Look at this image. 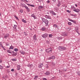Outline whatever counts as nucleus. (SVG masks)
Segmentation results:
<instances>
[{"instance_id":"nucleus-31","label":"nucleus","mask_w":80,"mask_h":80,"mask_svg":"<svg viewBox=\"0 0 80 80\" xmlns=\"http://www.w3.org/2000/svg\"><path fill=\"white\" fill-rule=\"evenodd\" d=\"M12 61H13V62H14V61L15 62L17 60V59L16 58L12 59Z\"/></svg>"},{"instance_id":"nucleus-27","label":"nucleus","mask_w":80,"mask_h":80,"mask_svg":"<svg viewBox=\"0 0 80 80\" xmlns=\"http://www.w3.org/2000/svg\"><path fill=\"white\" fill-rule=\"evenodd\" d=\"M61 5V3H60V2H59L57 6H58V7H59Z\"/></svg>"},{"instance_id":"nucleus-58","label":"nucleus","mask_w":80,"mask_h":80,"mask_svg":"<svg viewBox=\"0 0 80 80\" xmlns=\"http://www.w3.org/2000/svg\"><path fill=\"white\" fill-rule=\"evenodd\" d=\"M67 12H69V10H67Z\"/></svg>"},{"instance_id":"nucleus-50","label":"nucleus","mask_w":80,"mask_h":80,"mask_svg":"<svg viewBox=\"0 0 80 80\" xmlns=\"http://www.w3.org/2000/svg\"><path fill=\"white\" fill-rule=\"evenodd\" d=\"M47 2L48 3H50V1H49V0H48L47 1Z\"/></svg>"},{"instance_id":"nucleus-51","label":"nucleus","mask_w":80,"mask_h":80,"mask_svg":"<svg viewBox=\"0 0 80 80\" xmlns=\"http://www.w3.org/2000/svg\"><path fill=\"white\" fill-rule=\"evenodd\" d=\"M56 0H52V1H53V2H55Z\"/></svg>"},{"instance_id":"nucleus-6","label":"nucleus","mask_w":80,"mask_h":80,"mask_svg":"<svg viewBox=\"0 0 80 80\" xmlns=\"http://www.w3.org/2000/svg\"><path fill=\"white\" fill-rule=\"evenodd\" d=\"M62 36H63V37H67L68 35V34L65 32H63L62 33Z\"/></svg>"},{"instance_id":"nucleus-57","label":"nucleus","mask_w":80,"mask_h":80,"mask_svg":"<svg viewBox=\"0 0 80 80\" xmlns=\"http://www.w3.org/2000/svg\"><path fill=\"white\" fill-rule=\"evenodd\" d=\"M12 53H15V52H14V51H12Z\"/></svg>"},{"instance_id":"nucleus-38","label":"nucleus","mask_w":80,"mask_h":80,"mask_svg":"<svg viewBox=\"0 0 80 80\" xmlns=\"http://www.w3.org/2000/svg\"><path fill=\"white\" fill-rule=\"evenodd\" d=\"M68 24L69 25H72V23H71V22H68Z\"/></svg>"},{"instance_id":"nucleus-32","label":"nucleus","mask_w":80,"mask_h":80,"mask_svg":"<svg viewBox=\"0 0 80 80\" xmlns=\"http://www.w3.org/2000/svg\"><path fill=\"white\" fill-rule=\"evenodd\" d=\"M14 50L15 52H18V49L17 48H15Z\"/></svg>"},{"instance_id":"nucleus-48","label":"nucleus","mask_w":80,"mask_h":80,"mask_svg":"<svg viewBox=\"0 0 80 80\" xmlns=\"http://www.w3.org/2000/svg\"><path fill=\"white\" fill-rule=\"evenodd\" d=\"M2 60H0V63H2Z\"/></svg>"},{"instance_id":"nucleus-17","label":"nucleus","mask_w":80,"mask_h":80,"mask_svg":"<svg viewBox=\"0 0 80 80\" xmlns=\"http://www.w3.org/2000/svg\"><path fill=\"white\" fill-rule=\"evenodd\" d=\"M25 8L26 9V10H27L28 12H30V9L28 8V7L26 6V7H25Z\"/></svg>"},{"instance_id":"nucleus-26","label":"nucleus","mask_w":80,"mask_h":80,"mask_svg":"<svg viewBox=\"0 0 80 80\" xmlns=\"http://www.w3.org/2000/svg\"><path fill=\"white\" fill-rule=\"evenodd\" d=\"M13 48H14L13 46H12V45H11V46L10 47V48H9V49H13Z\"/></svg>"},{"instance_id":"nucleus-36","label":"nucleus","mask_w":80,"mask_h":80,"mask_svg":"<svg viewBox=\"0 0 80 80\" xmlns=\"http://www.w3.org/2000/svg\"><path fill=\"white\" fill-rule=\"evenodd\" d=\"M3 67L1 65H0V69H3Z\"/></svg>"},{"instance_id":"nucleus-12","label":"nucleus","mask_w":80,"mask_h":80,"mask_svg":"<svg viewBox=\"0 0 80 80\" xmlns=\"http://www.w3.org/2000/svg\"><path fill=\"white\" fill-rule=\"evenodd\" d=\"M32 17H33L34 19H37V17L34 14H32L31 15Z\"/></svg>"},{"instance_id":"nucleus-4","label":"nucleus","mask_w":80,"mask_h":80,"mask_svg":"<svg viewBox=\"0 0 80 80\" xmlns=\"http://www.w3.org/2000/svg\"><path fill=\"white\" fill-rule=\"evenodd\" d=\"M48 33H45L44 34L42 35V37H43V38H47V37H48Z\"/></svg>"},{"instance_id":"nucleus-35","label":"nucleus","mask_w":80,"mask_h":80,"mask_svg":"<svg viewBox=\"0 0 80 80\" xmlns=\"http://www.w3.org/2000/svg\"><path fill=\"white\" fill-rule=\"evenodd\" d=\"M77 73L78 75L80 76V72H77Z\"/></svg>"},{"instance_id":"nucleus-7","label":"nucleus","mask_w":80,"mask_h":80,"mask_svg":"<svg viewBox=\"0 0 80 80\" xmlns=\"http://www.w3.org/2000/svg\"><path fill=\"white\" fill-rule=\"evenodd\" d=\"M73 11L74 12H77V13H78L79 12H80V10L78 9H76L75 8L73 10Z\"/></svg>"},{"instance_id":"nucleus-53","label":"nucleus","mask_w":80,"mask_h":80,"mask_svg":"<svg viewBox=\"0 0 80 80\" xmlns=\"http://www.w3.org/2000/svg\"><path fill=\"white\" fill-rule=\"evenodd\" d=\"M0 45H1V46L2 47V46H3V45H2V43H0Z\"/></svg>"},{"instance_id":"nucleus-59","label":"nucleus","mask_w":80,"mask_h":80,"mask_svg":"<svg viewBox=\"0 0 80 80\" xmlns=\"http://www.w3.org/2000/svg\"><path fill=\"white\" fill-rule=\"evenodd\" d=\"M47 68H48V67L47 66Z\"/></svg>"},{"instance_id":"nucleus-47","label":"nucleus","mask_w":80,"mask_h":80,"mask_svg":"<svg viewBox=\"0 0 80 80\" xmlns=\"http://www.w3.org/2000/svg\"><path fill=\"white\" fill-rule=\"evenodd\" d=\"M46 43H47L48 44L50 43V42H49V41H46Z\"/></svg>"},{"instance_id":"nucleus-21","label":"nucleus","mask_w":80,"mask_h":80,"mask_svg":"<svg viewBox=\"0 0 80 80\" xmlns=\"http://www.w3.org/2000/svg\"><path fill=\"white\" fill-rule=\"evenodd\" d=\"M45 74L46 75H49L50 73L49 72H47L46 73H45Z\"/></svg>"},{"instance_id":"nucleus-23","label":"nucleus","mask_w":80,"mask_h":80,"mask_svg":"<svg viewBox=\"0 0 80 80\" xmlns=\"http://www.w3.org/2000/svg\"><path fill=\"white\" fill-rule=\"evenodd\" d=\"M28 67L31 68V67H33V65L32 64V65L28 64Z\"/></svg>"},{"instance_id":"nucleus-8","label":"nucleus","mask_w":80,"mask_h":80,"mask_svg":"<svg viewBox=\"0 0 80 80\" xmlns=\"http://www.w3.org/2000/svg\"><path fill=\"white\" fill-rule=\"evenodd\" d=\"M68 20L70 21V22H73L74 23H76V21H75L73 20L70 18L68 19Z\"/></svg>"},{"instance_id":"nucleus-37","label":"nucleus","mask_w":80,"mask_h":80,"mask_svg":"<svg viewBox=\"0 0 80 80\" xmlns=\"http://www.w3.org/2000/svg\"><path fill=\"white\" fill-rule=\"evenodd\" d=\"M1 47H2V48H3V50H4L5 51L6 50V49H5V48H4V47H3V46H2Z\"/></svg>"},{"instance_id":"nucleus-20","label":"nucleus","mask_w":80,"mask_h":80,"mask_svg":"<svg viewBox=\"0 0 80 80\" xmlns=\"http://www.w3.org/2000/svg\"><path fill=\"white\" fill-rule=\"evenodd\" d=\"M22 21L24 23H27V21H26V20H24V19H22Z\"/></svg>"},{"instance_id":"nucleus-55","label":"nucleus","mask_w":80,"mask_h":80,"mask_svg":"<svg viewBox=\"0 0 80 80\" xmlns=\"http://www.w3.org/2000/svg\"><path fill=\"white\" fill-rule=\"evenodd\" d=\"M6 67L7 68H9V67H10V66H7Z\"/></svg>"},{"instance_id":"nucleus-61","label":"nucleus","mask_w":80,"mask_h":80,"mask_svg":"<svg viewBox=\"0 0 80 80\" xmlns=\"http://www.w3.org/2000/svg\"><path fill=\"white\" fill-rule=\"evenodd\" d=\"M45 16H47V15H46Z\"/></svg>"},{"instance_id":"nucleus-34","label":"nucleus","mask_w":80,"mask_h":80,"mask_svg":"<svg viewBox=\"0 0 80 80\" xmlns=\"http://www.w3.org/2000/svg\"><path fill=\"white\" fill-rule=\"evenodd\" d=\"M58 38L59 40H62V37H58Z\"/></svg>"},{"instance_id":"nucleus-46","label":"nucleus","mask_w":80,"mask_h":80,"mask_svg":"<svg viewBox=\"0 0 80 80\" xmlns=\"http://www.w3.org/2000/svg\"><path fill=\"white\" fill-rule=\"evenodd\" d=\"M42 80H47V78H42Z\"/></svg>"},{"instance_id":"nucleus-13","label":"nucleus","mask_w":80,"mask_h":80,"mask_svg":"<svg viewBox=\"0 0 80 80\" xmlns=\"http://www.w3.org/2000/svg\"><path fill=\"white\" fill-rule=\"evenodd\" d=\"M10 35L8 33L6 34L5 35V36L4 38H8L9 37Z\"/></svg>"},{"instance_id":"nucleus-29","label":"nucleus","mask_w":80,"mask_h":80,"mask_svg":"<svg viewBox=\"0 0 80 80\" xmlns=\"http://www.w3.org/2000/svg\"><path fill=\"white\" fill-rule=\"evenodd\" d=\"M71 9H75V8L73 6H72L71 7Z\"/></svg>"},{"instance_id":"nucleus-25","label":"nucleus","mask_w":80,"mask_h":80,"mask_svg":"<svg viewBox=\"0 0 80 80\" xmlns=\"http://www.w3.org/2000/svg\"><path fill=\"white\" fill-rule=\"evenodd\" d=\"M17 25H14L13 27L15 29H17Z\"/></svg>"},{"instance_id":"nucleus-41","label":"nucleus","mask_w":80,"mask_h":80,"mask_svg":"<svg viewBox=\"0 0 80 80\" xmlns=\"http://www.w3.org/2000/svg\"><path fill=\"white\" fill-rule=\"evenodd\" d=\"M14 17L17 19V20H18V17L16 16H14Z\"/></svg>"},{"instance_id":"nucleus-44","label":"nucleus","mask_w":80,"mask_h":80,"mask_svg":"<svg viewBox=\"0 0 80 80\" xmlns=\"http://www.w3.org/2000/svg\"><path fill=\"white\" fill-rule=\"evenodd\" d=\"M6 45L7 46H8V45H9V44L8 42H7L6 43Z\"/></svg>"},{"instance_id":"nucleus-60","label":"nucleus","mask_w":80,"mask_h":80,"mask_svg":"<svg viewBox=\"0 0 80 80\" xmlns=\"http://www.w3.org/2000/svg\"><path fill=\"white\" fill-rule=\"evenodd\" d=\"M0 16H1V14L0 13Z\"/></svg>"},{"instance_id":"nucleus-49","label":"nucleus","mask_w":80,"mask_h":80,"mask_svg":"<svg viewBox=\"0 0 80 80\" xmlns=\"http://www.w3.org/2000/svg\"><path fill=\"white\" fill-rule=\"evenodd\" d=\"M11 71H12V72H14V69H12L11 70Z\"/></svg>"},{"instance_id":"nucleus-24","label":"nucleus","mask_w":80,"mask_h":80,"mask_svg":"<svg viewBox=\"0 0 80 80\" xmlns=\"http://www.w3.org/2000/svg\"><path fill=\"white\" fill-rule=\"evenodd\" d=\"M42 30V31H44V30H46V28H42V29H41Z\"/></svg>"},{"instance_id":"nucleus-3","label":"nucleus","mask_w":80,"mask_h":80,"mask_svg":"<svg viewBox=\"0 0 80 80\" xmlns=\"http://www.w3.org/2000/svg\"><path fill=\"white\" fill-rule=\"evenodd\" d=\"M49 13L52 14V15H56L57 14L52 10H50L49 11Z\"/></svg>"},{"instance_id":"nucleus-45","label":"nucleus","mask_w":80,"mask_h":80,"mask_svg":"<svg viewBox=\"0 0 80 80\" xmlns=\"http://www.w3.org/2000/svg\"><path fill=\"white\" fill-rule=\"evenodd\" d=\"M63 72H65V71H67V69H63Z\"/></svg>"},{"instance_id":"nucleus-43","label":"nucleus","mask_w":80,"mask_h":80,"mask_svg":"<svg viewBox=\"0 0 80 80\" xmlns=\"http://www.w3.org/2000/svg\"><path fill=\"white\" fill-rule=\"evenodd\" d=\"M22 7H25V8L26 5H22Z\"/></svg>"},{"instance_id":"nucleus-11","label":"nucleus","mask_w":80,"mask_h":80,"mask_svg":"<svg viewBox=\"0 0 80 80\" xmlns=\"http://www.w3.org/2000/svg\"><path fill=\"white\" fill-rule=\"evenodd\" d=\"M20 52L21 54H22V55H25V52L23 50H21L20 51Z\"/></svg>"},{"instance_id":"nucleus-54","label":"nucleus","mask_w":80,"mask_h":80,"mask_svg":"<svg viewBox=\"0 0 80 80\" xmlns=\"http://www.w3.org/2000/svg\"><path fill=\"white\" fill-rule=\"evenodd\" d=\"M75 5L76 7H77L78 6V5H77V4H75Z\"/></svg>"},{"instance_id":"nucleus-15","label":"nucleus","mask_w":80,"mask_h":80,"mask_svg":"<svg viewBox=\"0 0 80 80\" xmlns=\"http://www.w3.org/2000/svg\"><path fill=\"white\" fill-rule=\"evenodd\" d=\"M43 66V63H41L39 65L38 67H39V68H41V67H42Z\"/></svg>"},{"instance_id":"nucleus-56","label":"nucleus","mask_w":80,"mask_h":80,"mask_svg":"<svg viewBox=\"0 0 80 80\" xmlns=\"http://www.w3.org/2000/svg\"><path fill=\"white\" fill-rule=\"evenodd\" d=\"M71 16H74V15H73V14H72L71 15Z\"/></svg>"},{"instance_id":"nucleus-52","label":"nucleus","mask_w":80,"mask_h":80,"mask_svg":"<svg viewBox=\"0 0 80 80\" xmlns=\"http://www.w3.org/2000/svg\"><path fill=\"white\" fill-rule=\"evenodd\" d=\"M42 0H38V2H42Z\"/></svg>"},{"instance_id":"nucleus-10","label":"nucleus","mask_w":80,"mask_h":80,"mask_svg":"<svg viewBox=\"0 0 80 80\" xmlns=\"http://www.w3.org/2000/svg\"><path fill=\"white\" fill-rule=\"evenodd\" d=\"M55 57L54 56H52L48 58V60H51V59H55Z\"/></svg>"},{"instance_id":"nucleus-19","label":"nucleus","mask_w":80,"mask_h":80,"mask_svg":"<svg viewBox=\"0 0 80 80\" xmlns=\"http://www.w3.org/2000/svg\"><path fill=\"white\" fill-rule=\"evenodd\" d=\"M43 8V7L42 6H39L38 8V9L39 10H41V9H42Z\"/></svg>"},{"instance_id":"nucleus-28","label":"nucleus","mask_w":80,"mask_h":80,"mask_svg":"<svg viewBox=\"0 0 80 80\" xmlns=\"http://www.w3.org/2000/svg\"><path fill=\"white\" fill-rule=\"evenodd\" d=\"M47 19L44 18H42V21L43 22H45V21Z\"/></svg>"},{"instance_id":"nucleus-42","label":"nucleus","mask_w":80,"mask_h":80,"mask_svg":"<svg viewBox=\"0 0 80 80\" xmlns=\"http://www.w3.org/2000/svg\"><path fill=\"white\" fill-rule=\"evenodd\" d=\"M24 2H25L26 3H28V1H27V0H24Z\"/></svg>"},{"instance_id":"nucleus-5","label":"nucleus","mask_w":80,"mask_h":80,"mask_svg":"<svg viewBox=\"0 0 80 80\" xmlns=\"http://www.w3.org/2000/svg\"><path fill=\"white\" fill-rule=\"evenodd\" d=\"M75 30L77 33H78V35H80V33L78 32V27H76V28Z\"/></svg>"},{"instance_id":"nucleus-18","label":"nucleus","mask_w":80,"mask_h":80,"mask_svg":"<svg viewBox=\"0 0 80 80\" xmlns=\"http://www.w3.org/2000/svg\"><path fill=\"white\" fill-rule=\"evenodd\" d=\"M20 66L18 65L17 66V70H20Z\"/></svg>"},{"instance_id":"nucleus-39","label":"nucleus","mask_w":80,"mask_h":80,"mask_svg":"<svg viewBox=\"0 0 80 80\" xmlns=\"http://www.w3.org/2000/svg\"><path fill=\"white\" fill-rule=\"evenodd\" d=\"M20 12H21V13H23V9H20Z\"/></svg>"},{"instance_id":"nucleus-2","label":"nucleus","mask_w":80,"mask_h":80,"mask_svg":"<svg viewBox=\"0 0 80 80\" xmlns=\"http://www.w3.org/2000/svg\"><path fill=\"white\" fill-rule=\"evenodd\" d=\"M46 52L47 53L52 52V49L51 48H49L46 50Z\"/></svg>"},{"instance_id":"nucleus-30","label":"nucleus","mask_w":80,"mask_h":80,"mask_svg":"<svg viewBox=\"0 0 80 80\" xmlns=\"http://www.w3.org/2000/svg\"><path fill=\"white\" fill-rule=\"evenodd\" d=\"M38 78V76H36L34 78V79H35V80H37Z\"/></svg>"},{"instance_id":"nucleus-22","label":"nucleus","mask_w":80,"mask_h":80,"mask_svg":"<svg viewBox=\"0 0 80 80\" xmlns=\"http://www.w3.org/2000/svg\"><path fill=\"white\" fill-rule=\"evenodd\" d=\"M26 4L27 5H29V6H31V7H35V6L33 5H30V4H28V3H26Z\"/></svg>"},{"instance_id":"nucleus-9","label":"nucleus","mask_w":80,"mask_h":80,"mask_svg":"<svg viewBox=\"0 0 80 80\" xmlns=\"http://www.w3.org/2000/svg\"><path fill=\"white\" fill-rule=\"evenodd\" d=\"M53 27H55V28H57V29H58V30L59 29V27L58 26V25H57L56 24H54L53 25Z\"/></svg>"},{"instance_id":"nucleus-40","label":"nucleus","mask_w":80,"mask_h":80,"mask_svg":"<svg viewBox=\"0 0 80 80\" xmlns=\"http://www.w3.org/2000/svg\"><path fill=\"white\" fill-rule=\"evenodd\" d=\"M7 52H8V53H12V52H10V50H8L7 51Z\"/></svg>"},{"instance_id":"nucleus-14","label":"nucleus","mask_w":80,"mask_h":80,"mask_svg":"<svg viewBox=\"0 0 80 80\" xmlns=\"http://www.w3.org/2000/svg\"><path fill=\"white\" fill-rule=\"evenodd\" d=\"M33 38L34 40H37V35H34L33 36Z\"/></svg>"},{"instance_id":"nucleus-16","label":"nucleus","mask_w":80,"mask_h":80,"mask_svg":"<svg viewBox=\"0 0 80 80\" xmlns=\"http://www.w3.org/2000/svg\"><path fill=\"white\" fill-rule=\"evenodd\" d=\"M44 23L46 24V25H48V21L47 20H46L44 22Z\"/></svg>"},{"instance_id":"nucleus-1","label":"nucleus","mask_w":80,"mask_h":80,"mask_svg":"<svg viewBox=\"0 0 80 80\" xmlns=\"http://www.w3.org/2000/svg\"><path fill=\"white\" fill-rule=\"evenodd\" d=\"M58 50L61 51L62 50H66V48L64 47L59 46L58 47Z\"/></svg>"},{"instance_id":"nucleus-33","label":"nucleus","mask_w":80,"mask_h":80,"mask_svg":"<svg viewBox=\"0 0 80 80\" xmlns=\"http://www.w3.org/2000/svg\"><path fill=\"white\" fill-rule=\"evenodd\" d=\"M52 34L49 35V38H52Z\"/></svg>"}]
</instances>
